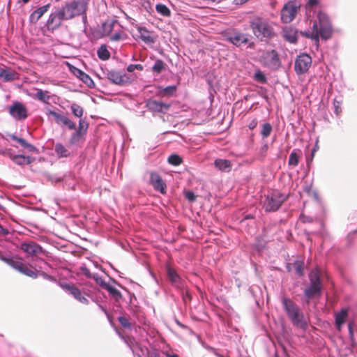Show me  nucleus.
Segmentation results:
<instances>
[{"instance_id": "obj_1", "label": "nucleus", "mask_w": 357, "mask_h": 357, "mask_svg": "<svg viewBox=\"0 0 357 357\" xmlns=\"http://www.w3.org/2000/svg\"><path fill=\"white\" fill-rule=\"evenodd\" d=\"M249 25L254 36L261 41L275 36L272 22L268 18L259 15L253 16L250 19Z\"/></svg>"}, {"instance_id": "obj_2", "label": "nucleus", "mask_w": 357, "mask_h": 357, "mask_svg": "<svg viewBox=\"0 0 357 357\" xmlns=\"http://www.w3.org/2000/svg\"><path fill=\"white\" fill-rule=\"evenodd\" d=\"M282 304L288 318L293 325L301 329H306L308 326V322L300 307L287 296L282 297Z\"/></svg>"}, {"instance_id": "obj_3", "label": "nucleus", "mask_w": 357, "mask_h": 357, "mask_svg": "<svg viewBox=\"0 0 357 357\" xmlns=\"http://www.w3.org/2000/svg\"><path fill=\"white\" fill-rule=\"evenodd\" d=\"M87 5L86 0H77L66 3L61 10L66 17V20H68L84 14L87 10Z\"/></svg>"}, {"instance_id": "obj_4", "label": "nucleus", "mask_w": 357, "mask_h": 357, "mask_svg": "<svg viewBox=\"0 0 357 357\" xmlns=\"http://www.w3.org/2000/svg\"><path fill=\"white\" fill-rule=\"evenodd\" d=\"M286 199L287 197L284 194L278 191H273L266 197L263 207L268 212L276 211Z\"/></svg>"}, {"instance_id": "obj_5", "label": "nucleus", "mask_w": 357, "mask_h": 357, "mask_svg": "<svg viewBox=\"0 0 357 357\" xmlns=\"http://www.w3.org/2000/svg\"><path fill=\"white\" fill-rule=\"evenodd\" d=\"M18 248L25 253L26 257L31 259V261L36 260L39 255L44 252L43 248L33 241H24Z\"/></svg>"}, {"instance_id": "obj_6", "label": "nucleus", "mask_w": 357, "mask_h": 357, "mask_svg": "<svg viewBox=\"0 0 357 357\" xmlns=\"http://www.w3.org/2000/svg\"><path fill=\"white\" fill-rule=\"evenodd\" d=\"M318 19L320 28L319 29V38L327 40L332 36L333 29L328 15L320 11L318 13Z\"/></svg>"}, {"instance_id": "obj_7", "label": "nucleus", "mask_w": 357, "mask_h": 357, "mask_svg": "<svg viewBox=\"0 0 357 357\" xmlns=\"http://www.w3.org/2000/svg\"><path fill=\"white\" fill-rule=\"evenodd\" d=\"M309 278L310 280V285L305 290L304 293L306 297L311 298L320 293L321 284L317 270L312 271L309 275Z\"/></svg>"}, {"instance_id": "obj_8", "label": "nucleus", "mask_w": 357, "mask_h": 357, "mask_svg": "<svg viewBox=\"0 0 357 357\" xmlns=\"http://www.w3.org/2000/svg\"><path fill=\"white\" fill-rule=\"evenodd\" d=\"M300 6L295 1H289L285 3L281 10V20L284 23H290L292 22L299 10Z\"/></svg>"}, {"instance_id": "obj_9", "label": "nucleus", "mask_w": 357, "mask_h": 357, "mask_svg": "<svg viewBox=\"0 0 357 357\" xmlns=\"http://www.w3.org/2000/svg\"><path fill=\"white\" fill-rule=\"evenodd\" d=\"M312 58L307 54L298 55L294 63V70L297 75L307 73L312 65Z\"/></svg>"}, {"instance_id": "obj_10", "label": "nucleus", "mask_w": 357, "mask_h": 357, "mask_svg": "<svg viewBox=\"0 0 357 357\" xmlns=\"http://www.w3.org/2000/svg\"><path fill=\"white\" fill-rule=\"evenodd\" d=\"M10 267L27 277L31 278H36L38 277L36 269L31 264H26L20 259L16 260L14 259Z\"/></svg>"}, {"instance_id": "obj_11", "label": "nucleus", "mask_w": 357, "mask_h": 357, "mask_svg": "<svg viewBox=\"0 0 357 357\" xmlns=\"http://www.w3.org/2000/svg\"><path fill=\"white\" fill-rule=\"evenodd\" d=\"M261 61L264 66L272 69H278L281 65L279 55L275 50L266 52L261 56Z\"/></svg>"}, {"instance_id": "obj_12", "label": "nucleus", "mask_w": 357, "mask_h": 357, "mask_svg": "<svg viewBox=\"0 0 357 357\" xmlns=\"http://www.w3.org/2000/svg\"><path fill=\"white\" fill-rule=\"evenodd\" d=\"M226 38L227 41L237 47L243 44H247L249 41L248 34L241 33L236 29H233L231 31L227 33Z\"/></svg>"}, {"instance_id": "obj_13", "label": "nucleus", "mask_w": 357, "mask_h": 357, "mask_svg": "<svg viewBox=\"0 0 357 357\" xmlns=\"http://www.w3.org/2000/svg\"><path fill=\"white\" fill-rule=\"evenodd\" d=\"M64 20H66V17L61 9L56 12L52 13L47 22L48 30L54 31L58 29Z\"/></svg>"}, {"instance_id": "obj_14", "label": "nucleus", "mask_w": 357, "mask_h": 357, "mask_svg": "<svg viewBox=\"0 0 357 357\" xmlns=\"http://www.w3.org/2000/svg\"><path fill=\"white\" fill-rule=\"evenodd\" d=\"M107 79L113 84L116 85H125L130 83V78L125 73L111 70L107 73Z\"/></svg>"}, {"instance_id": "obj_15", "label": "nucleus", "mask_w": 357, "mask_h": 357, "mask_svg": "<svg viewBox=\"0 0 357 357\" xmlns=\"http://www.w3.org/2000/svg\"><path fill=\"white\" fill-rule=\"evenodd\" d=\"M10 114L16 119L22 120L27 117V109L25 106L19 102L13 103L9 108Z\"/></svg>"}, {"instance_id": "obj_16", "label": "nucleus", "mask_w": 357, "mask_h": 357, "mask_svg": "<svg viewBox=\"0 0 357 357\" xmlns=\"http://www.w3.org/2000/svg\"><path fill=\"white\" fill-rule=\"evenodd\" d=\"M146 105L149 111L158 113H165L170 108L169 104L153 99H149Z\"/></svg>"}, {"instance_id": "obj_17", "label": "nucleus", "mask_w": 357, "mask_h": 357, "mask_svg": "<svg viewBox=\"0 0 357 357\" xmlns=\"http://www.w3.org/2000/svg\"><path fill=\"white\" fill-rule=\"evenodd\" d=\"M150 184L156 191L162 194L166 193L167 185L158 173L154 172L150 173Z\"/></svg>"}, {"instance_id": "obj_18", "label": "nucleus", "mask_w": 357, "mask_h": 357, "mask_svg": "<svg viewBox=\"0 0 357 357\" xmlns=\"http://www.w3.org/2000/svg\"><path fill=\"white\" fill-rule=\"evenodd\" d=\"M88 123L84 121V120L82 119H80L79 121V127H78V129L76 132H75L74 133H73L70 140H69V142L70 144H75L77 142H78L83 135H84L88 129Z\"/></svg>"}, {"instance_id": "obj_19", "label": "nucleus", "mask_w": 357, "mask_h": 357, "mask_svg": "<svg viewBox=\"0 0 357 357\" xmlns=\"http://www.w3.org/2000/svg\"><path fill=\"white\" fill-rule=\"evenodd\" d=\"M167 276L172 284L178 289H183L184 283L176 271L170 267L167 268Z\"/></svg>"}, {"instance_id": "obj_20", "label": "nucleus", "mask_w": 357, "mask_h": 357, "mask_svg": "<svg viewBox=\"0 0 357 357\" xmlns=\"http://www.w3.org/2000/svg\"><path fill=\"white\" fill-rule=\"evenodd\" d=\"M282 34L283 38L291 43H296L298 39L297 30L291 26L284 27Z\"/></svg>"}, {"instance_id": "obj_21", "label": "nucleus", "mask_w": 357, "mask_h": 357, "mask_svg": "<svg viewBox=\"0 0 357 357\" xmlns=\"http://www.w3.org/2000/svg\"><path fill=\"white\" fill-rule=\"evenodd\" d=\"M139 38L146 44L155 43V38L151 35V33L145 27H138Z\"/></svg>"}, {"instance_id": "obj_22", "label": "nucleus", "mask_w": 357, "mask_h": 357, "mask_svg": "<svg viewBox=\"0 0 357 357\" xmlns=\"http://www.w3.org/2000/svg\"><path fill=\"white\" fill-rule=\"evenodd\" d=\"M11 160L18 165H24L32 163L35 158L31 156L24 155H15L10 157Z\"/></svg>"}, {"instance_id": "obj_23", "label": "nucleus", "mask_w": 357, "mask_h": 357, "mask_svg": "<svg viewBox=\"0 0 357 357\" xmlns=\"http://www.w3.org/2000/svg\"><path fill=\"white\" fill-rule=\"evenodd\" d=\"M50 4L41 6L34 10L30 15L31 22H36L48 10Z\"/></svg>"}, {"instance_id": "obj_24", "label": "nucleus", "mask_w": 357, "mask_h": 357, "mask_svg": "<svg viewBox=\"0 0 357 357\" xmlns=\"http://www.w3.org/2000/svg\"><path fill=\"white\" fill-rule=\"evenodd\" d=\"M0 78L4 82L13 81L17 78V74L10 68L2 69L0 71Z\"/></svg>"}, {"instance_id": "obj_25", "label": "nucleus", "mask_w": 357, "mask_h": 357, "mask_svg": "<svg viewBox=\"0 0 357 357\" xmlns=\"http://www.w3.org/2000/svg\"><path fill=\"white\" fill-rule=\"evenodd\" d=\"M13 140L17 142L22 147L26 149L29 152H38V149L31 144L27 142L25 139L18 137L15 135H10Z\"/></svg>"}, {"instance_id": "obj_26", "label": "nucleus", "mask_w": 357, "mask_h": 357, "mask_svg": "<svg viewBox=\"0 0 357 357\" xmlns=\"http://www.w3.org/2000/svg\"><path fill=\"white\" fill-rule=\"evenodd\" d=\"M301 35L305 36L307 38H311L314 40L317 43H319V29L318 25L316 21H314L312 25V31L311 33L309 32H301Z\"/></svg>"}, {"instance_id": "obj_27", "label": "nucleus", "mask_w": 357, "mask_h": 357, "mask_svg": "<svg viewBox=\"0 0 357 357\" xmlns=\"http://www.w3.org/2000/svg\"><path fill=\"white\" fill-rule=\"evenodd\" d=\"M348 315L347 309H342L340 312L335 314V324L337 330L340 331L342 324L345 322Z\"/></svg>"}, {"instance_id": "obj_28", "label": "nucleus", "mask_w": 357, "mask_h": 357, "mask_svg": "<svg viewBox=\"0 0 357 357\" xmlns=\"http://www.w3.org/2000/svg\"><path fill=\"white\" fill-rule=\"evenodd\" d=\"M215 167L222 172H229L231 169V162L226 159H216L214 162Z\"/></svg>"}, {"instance_id": "obj_29", "label": "nucleus", "mask_w": 357, "mask_h": 357, "mask_svg": "<svg viewBox=\"0 0 357 357\" xmlns=\"http://www.w3.org/2000/svg\"><path fill=\"white\" fill-rule=\"evenodd\" d=\"M61 287L63 290L72 294L75 299L80 296L81 291L73 284H61Z\"/></svg>"}, {"instance_id": "obj_30", "label": "nucleus", "mask_w": 357, "mask_h": 357, "mask_svg": "<svg viewBox=\"0 0 357 357\" xmlns=\"http://www.w3.org/2000/svg\"><path fill=\"white\" fill-rule=\"evenodd\" d=\"M33 97L46 104H49L50 100L49 91H43L42 89H37L36 93L33 95Z\"/></svg>"}, {"instance_id": "obj_31", "label": "nucleus", "mask_w": 357, "mask_h": 357, "mask_svg": "<svg viewBox=\"0 0 357 357\" xmlns=\"http://www.w3.org/2000/svg\"><path fill=\"white\" fill-rule=\"evenodd\" d=\"M301 150L296 149L294 150L289 158L288 165L289 166L296 167L298 165L300 158H301Z\"/></svg>"}, {"instance_id": "obj_32", "label": "nucleus", "mask_w": 357, "mask_h": 357, "mask_svg": "<svg viewBox=\"0 0 357 357\" xmlns=\"http://www.w3.org/2000/svg\"><path fill=\"white\" fill-rule=\"evenodd\" d=\"M54 150L59 158H67L70 155V152L61 143L55 144Z\"/></svg>"}, {"instance_id": "obj_33", "label": "nucleus", "mask_w": 357, "mask_h": 357, "mask_svg": "<svg viewBox=\"0 0 357 357\" xmlns=\"http://www.w3.org/2000/svg\"><path fill=\"white\" fill-rule=\"evenodd\" d=\"M46 114L47 116H52L54 117L55 122L57 124H62L65 118L66 117L65 115H63L61 113H58L55 111L51 110V109H47Z\"/></svg>"}, {"instance_id": "obj_34", "label": "nucleus", "mask_w": 357, "mask_h": 357, "mask_svg": "<svg viewBox=\"0 0 357 357\" xmlns=\"http://www.w3.org/2000/svg\"><path fill=\"white\" fill-rule=\"evenodd\" d=\"M97 54L99 59L105 61L109 59L110 53L108 51L106 45H101L97 51Z\"/></svg>"}, {"instance_id": "obj_35", "label": "nucleus", "mask_w": 357, "mask_h": 357, "mask_svg": "<svg viewBox=\"0 0 357 357\" xmlns=\"http://www.w3.org/2000/svg\"><path fill=\"white\" fill-rule=\"evenodd\" d=\"M105 289L109 292V294L116 300L119 301L121 298L122 295L121 292L114 287L109 284Z\"/></svg>"}, {"instance_id": "obj_36", "label": "nucleus", "mask_w": 357, "mask_h": 357, "mask_svg": "<svg viewBox=\"0 0 357 357\" xmlns=\"http://www.w3.org/2000/svg\"><path fill=\"white\" fill-rule=\"evenodd\" d=\"M156 11L162 16L169 17L171 15L170 10L164 4L158 3L155 6Z\"/></svg>"}, {"instance_id": "obj_37", "label": "nucleus", "mask_w": 357, "mask_h": 357, "mask_svg": "<svg viewBox=\"0 0 357 357\" xmlns=\"http://www.w3.org/2000/svg\"><path fill=\"white\" fill-rule=\"evenodd\" d=\"M70 108H71L73 114L75 116H77L78 118H81L83 116L84 109L80 105H79L76 103H73L70 106Z\"/></svg>"}, {"instance_id": "obj_38", "label": "nucleus", "mask_w": 357, "mask_h": 357, "mask_svg": "<svg viewBox=\"0 0 357 357\" xmlns=\"http://www.w3.org/2000/svg\"><path fill=\"white\" fill-rule=\"evenodd\" d=\"M167 161L172 165L178 166L182 163L183 160L178 155L172 154L168 158Z\"/></svg>"}, {"instance_id": "obj_39", "label": "nucleus", "mask_w": 357, "mask_h": 357, "mask_svg": "<svg viewBox=\"0 0 357 357\" xmlns=\"http://www.w3.org/2000/svg\"><path fill=\"white\" fill-rule=\"evenodd\" d=\"M272 132V126L269 123H266L263 124L262 129L261 131V135L263 138L268 137Z\"/></svg>"}, {"instance_id": "obj_40", "label": "nucleus", "mask_w": 357, "mask_h": 357, "mask_svg": "<svg viewBox=\"0 0 357 357\" xmlns=\"http://www.w3.org/2000/svg\"><path fill=\"white\" fill-rule=\"evenodd\" d=\"M165 63L162 60H157L152 67V70L158 74L160 73L165 69Z\"/></svg>"}, {"instance_id": "obj_41", "label": "nucleus", "mask_w": 357, "mask_h": 357, "mask_svg": "<svg viewBox=\"0 0 357 357\" xmlns=\"http://www.w3.org/2000/svg\"><path fill=\"white\" fill-rule=\"evenodd\" d=\"M101 287L105 289V288L109 285L105 280L98 274H93L92 278Z\"/></svg>"}, {"instance_id": "obj_42", "label": "nucleus", "mask_w": 357, "mask_h": 357, "mask_svg": "<svg viewBox=\"0 0 357 357\" xmlns=\"http://www.w3.org/2000/svg\"><path fill=\"white\" fill-rule=\"evenodd\" d=\"M118 321H119L120 324L126 328H130L132 325L130 322L129 321L128 319L124 316H120L118 317Z\"/></svg>"}, {"instance_id": "obj_43", "label": "nucleus", "mask_w": 357, "mask_h": 357, "mask_svg": "<svg viewBox=\"0 0 357 357\" xmlns=\"http://www.w3.org/2000/svg\"><path fill=\"white\" fill-rule=\"evenodd\" d=\"M294 267L296 273L298 275L302 276L303 275V262L296 261L294 264Z\"/></svg>"}, {"instance_id": "obj_44", "label": "nucleus", "mask_w": 357, "mask_h": 357, "mask_svg": "<svg viewBox=\"0 0 357 357\" xmlns=\"http://www.w3.org/2000/svg\"><path fill=\"white\" fill-rule=\"evenodd\" d=\"M342 100H337V98H335L333 100V106L335 108V113L337 115H339L342 112Z\"/></svg>"}, {"instance_id": "obj_45", "label": "nucleus", "mask_w": 357, "mask_h": 357, "mask_svg": "<svg viewBox=\"0 0 357 357\" xmlns=\"http://www.w3.org/2000/svg\"><path fill=\"white\" fill-rule=\"evenodd\" d=\"M114 22H106L102 24L103 31L107 34L110 33L113 29Z\"/></svg>"}, {"instance_id": "obj_46", "label": "nucleus", "mask_w": 357, "mask_h": 357, "mask_svg": "<svg viewBox=\"0 0 357 357\" xmlns=\"http://www.w3.org/2000/svg\"><path fill=\"white\" fill-rule=\"evenodd\" d=\"M62 125L66 126L69 130L75 129V123L70 120L67 116L65 118Z\"/></svg>"}, {"instance_id": "obj_47", "label": "nucleus", "mask_w": 357, "mask_h": 357, "mask_svg": "<svg viewBox=\"0 0 357 357\" xmlns=\"http://www.w3.org/2000/svg\"><path fill=\"white\" fill-rule=\"evenodd\" d=\"M80 273L85 275L87 278H92L93 274L91 273L90 271L86 266H82L79 268Z\"/></svg>"}, {"instance_id": "obj_48", "label": "nucleus", "mask_w": 357, "mask_h": 357, "mask_svg": "<svg viewBox=\"0 0 357 357\" xmlns=\"http://www.w3.org/2000/svg\"><path fill=\"white\" fill-rule=\"evenodd\" d=\"M255 79L261 83H264L266 81L265 75L261 72L258 71L255 75Z\"/></svg>"}, {"instance_id": "obj_49", "label": "nucleus", "mask_w": 357, "mask_h": 357, "mask_svg": "<svg viewBox=\"0 0 357 357\" xmlns=\"http://www.w3.org/2000/svg\"><path fill=\"white\" fill-rule=\"evenodd\" d=\"M135 70H143V66L141 64H130L127 67V70L130 73Z\"/></svg>"}, {"instance_id": "obj_50", "label": "nucleus", "mask_w": 357, "mask_h": 357, "mask_svg": "<svg viewBox=\"0 0 357 357\" xmlns=\"http://www.w3.org/2000/svg\"><path fill=\"white\" fill-rule=\"evenodd\" d=\"M176 90V86H169L162 89L165 94L172 95Z\"/></svg>"}, {"instance_id": "obj_51", "label": "nucleus", "mask_w": 357, "mask_h": 357, "mask_svg": "<svg viewBox=\"0 0 357 357\" xmlns=\"http://www.w3.org/2000/svg\"><path fill=\"white\" fill-rule=\"evenodd\" d=\"M0 259L10 266L14 258L5 257L0 252Z\"/></svg>"}, {"instance_id": "obj_52", "label": "nucleus", "mask_w": 357, "mask_h": 357, "mask_svg": "<svg viewBox=\"0 0 357 357\" xmlns=\"http://www.w3.org/2000/svg\"><path fill=\"white\" fill-rule=\"evenodd\" d=\"M81 79L85 84H88L89 86L90 85V83H93V80L91 79V77L85 73L82 74Z\"/></svg>"}, {"instance_id": "obj_53", "label": "nucleus", "mask_w": 357, "mask_h": 357, "mask_svg": "<svg viewBox=\"0 0 357 357\" xmlns=\"http://www.w3.org/2000/svg\"><path fill=\"white\" fill-rule=\"evenodd\" d=\"M185 197L190 202H194L196 199V196L194 192L188 191L185 194Z\"/></svg>"}, {"instance_id": "obj_54", "label": "nucleus", "mask_w": 357, "mask_h": 357, "mask_svg": "<svg viewBox=\"0 0 357 357\" xmlns=\"http://www.w3.org/2000/svg\"><path fill=\"white\" fill-rule=\"evenodd\" d=\"M76 299L83 304L87 305L89 303L88 299L82 295V292L80 293V296H79Z\"/></svg>"}, {"instance_id": "obj_55", "label": "nucleus", "mask_w": 357, "mask_h": 357, "mask_svg": "<svg viewBox=\"0 0 357 357\" xmlns=\"http://www.w3.org/2000/svg\"><path fill=\"white\" fill-rule=\"evenodd\" d=\"M76 299L83 304L87 305L89 303L88 299L82 295V292L80 293V296H79Z\"/></svg>"}, {"instance_id": "obj_56", "label": "nucleus", "mask_w": 357, "mask_h": 357, "mask_svg": "<svg viewBox=\"0 0 357 357\" xmlns=\"http://www.w3.org/2000/svg\"><path fill=\"white\" fill-rule=\"evenodd\" d=\"M9 234V231L8 229L3 227L0 225V236L4 237Z\"/></svg>"}, {"instance_id": "obj_57", "label": "nucleus", "mask_w": 357, "mask_h": 357, "mask_svg": "<svg viewBox=\"0 0 357 357\" xmlns=\"http://www.w3.org/2000/svg\"><path fill=\"white\" fill-rule=\"evenodd\" d=\"M110 39L112 41H119L121 39V34L120 33H116L111 36Z\"/></svg>"}, {"instance_id": "obj_58", "label": "nucleus", "mask_w": 357, "mask_h": 357, "mask_svg": "<svg viewBox=\"0 0 357 357\" xmlns=\"http://www.w3.org/2000/svg\"><path fill=\"white\" fill-rule=\"evenodd\" d=\"M257 126V120L256 119H252L250 123H249V125H248V128L250 129V130H253L254 128H255Z\"/></svg>"}, {"instance_id": "obj_59", "label": "nucleus", "mask_w": 357, "mask_h": 357, "mask_svg": "<svg viewBox=\"0 0 357 357\" xmlns=\"http://www.w3.org/2000/svg\"><path fill=\"white\" fill-rule=\"evenodd\" d=\"M318 0H308V2L307 3V7H312L313 6H315L318 4Z\"/></svg>"}, {"instance_id": "obj_60", "label": "nucleus", "mask_w": 357, "mask_h": 357, "mask_svg": "<svg viewBox=\"0 0 357 357\" xmlns=\"http://www.w3.org/2000/svg\"><path fill=\"white\" fill-rule=\"evenodd\" d=\"M248 1L249 0H234V3L236 5H241Z\"/></svg>"}, {"instance_id": "obj_61", "label": "nucleus", "mask_w": 357, "mask_h": 357, "mask_svg": "<svg viewBox=\"0 0 357 357\" xmlns=\"http://www.w3.org/2000/svg\"><path fill=\"white\" fill-rule=\"evenodd\" d=\"M167 357H178L176 354H167Z\"/></svg>"}, {"instance_id": "obj_62", "label": "nucleus", "mask_w": 357, "mask_h": 357, "mask_svg": "<svg viewBox=\"0 0 357 357\" xmlns=\"http://www.w3.org/2000/svg\"><path fill=\"white\" fill-rule=\"evenodd\" d=\"M349 331H350V333H352V331H351V324H349Z\"/></svg>"}, {"instance_id": "obj_63", "label": "nucleus", "mask_w": 357, "mask_h": 357, "mask_svg": "<svg viewBox=\"0 0 357 357\" xmlns=\"http://www.w3.org/2000/svg\"><path fill=\"white\" fill-rule=\"evenodd\" d=\"M24 3H27L29 0H22Z\"/></svg>"}, {"instance_id": "obj_64", "label": "nucleus", "mask_w": 357, "mask_h": 357, "mask_svg": "<svg viewBox=\"0 0 357 357\" xmlns=\"http://www.w3.org/2000/svg\"><path fill=\"white\" fill-rule=\"evenodd\" d=\"M315 151H316V150H315V149H314L312 150V157L314 156V154Z\"/></svg>"}]
</instances>
